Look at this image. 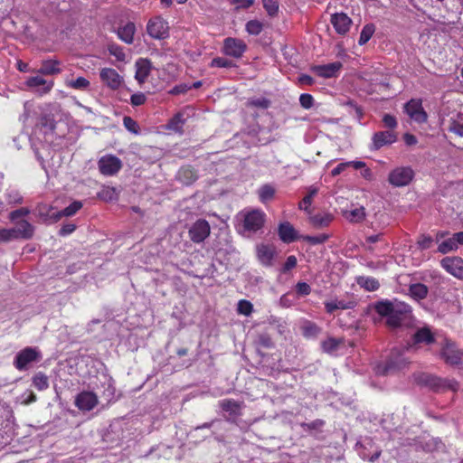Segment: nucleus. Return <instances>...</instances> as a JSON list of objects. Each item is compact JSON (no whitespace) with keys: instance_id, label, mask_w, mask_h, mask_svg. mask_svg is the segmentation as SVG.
Here are the masks:
<instances>
[{"instance_id":"obj_1","label":"nucleus","mask_w":463,"mask_h":463,"mask_svg":"<svg viewBox=\"0 0 463 463\" xmlns=\"http://www.w3.org/2000/svg\"><path fill=\"white\" fill-rule=\"evenodd\" d=\"M376 312L386 317V323L391 327H397L411 312V307L402 301H380L375 305Z\"/></svg>"},{"instance_id":"obj_2","label":"nucleus","mask_w":463,"mask_h":463,"mask_svg":"<svg viewBox=\"0 0 463 463\" xmlns=\"http://www.w3.org/2000/svg\"><path fill=\"white\" fill-rule=\"evenodd\" d=\"M237 219L238 232L250 238L263 228L267 215L260 209H244L237 214Z\"/></svg>"},{"instance_id":"obj_3","label":"nucleus","mask_w":463,"mask_h":463,"mask_svg":"<svg viewBox=\"0 0 463 463\" xmlns=\"http://www.w3.org/2000/svg\"><path fill=\"white\" fill-rule=\"evenodd\" d=\"M42 359L43 354L38 347L27 346L15 354L13 364L18 371H26Z\"/></svg>"},{"instance_id":"obj_4","label":"nucleus","mask_w":463,"mask_h":463,"mask_svg":"<svg viewBox=\"0 0 463 463\" xmlns=\"http://www.w3.org/2000/svg\"><path fill=\"white\" fill-rule=\"evenodd\" d=\"M408 364V359L399 351H392L390 358L377 364L374 368L376 374L387 375L401 370Z\"/></svg>"},{"instance_id":"obj_5","label":"nucleus","mask_w":463,"mask_h":463,"mask_svg":"<svg viewBox=\"0 0 463 463\" xmlns=\"http://www.w3.org/2000/svg\"><path fill=\"white\" fill-rule=\"evenodd\" d=\"M148 35L156 40H163L169 36L168 23L161 16H155L148 20L146 24Z\"/></svg>"},{"instance_id":"obj_6","label":"nucleus","mask_w":463,"mask_h":463,"mask_svg":"<svg viewBox=\"0 0 463 463\" xmlns=\"http://www.w3.org/2000/svg\"><path fill=\"white\" fill-rule=\"evenodd\" d=\"M98 165L102 175L111 176L118 173L122 167V162L116 156L106 155L99 158Z\"/></svg>"},{"instance_id":"obj_7","label":"nucleus","mask_w":463,"mask_h":463,"mask_svg":"<svg viewBox=\"0 0 463 463\" xmlns=\"http://www.w3.org/2000/svg\"><path fill=\"white\" fill-rule=\"evenodd\" d=\"M414 173L410 167H398L390 174L388 180L390 184L396 187L408 185L412 180Z\"/></svg>"},{"instance_id":"obj_8","label":"nucleus","mask_w":463,"mask_h":463,"mask_svg":"<svg viewBox=\"0 0 463 463\" xmlns=\"http://www.w3.org/2000/svg\"><path fill=\"white\" fill-rule=\"evenodd\" d=\"M211 228L207 221L197 220L189 229V237L194 243L203 242L210 235Z\"/></svg>"},{"instance_id":"obj_9","label":"nucleus","mask_w":463,"mask_h":463,"mask_svg":"<svg viewBox=\"0 0 463 463\" xmlns=\"http://www.w3.org/2000/svg\"><path fill=\"white\" fill-rule=\"evenodd\" d=\"M404 109L410 118L415 122L423 123L427 120V113L422 107L420 99H411L406 103Z\"/></svg>"},{"instance_id":"obj_10","label":"nucleus","mask_w":463,"mask_h":463,"mask_svg":"<svg viewBox=\"0 0 463 463\" xmlns=\"http://www.w3.org/2000/svg\"><path fill=\"white\" fill-rule=\"evenodd\" d=\"M324 304L326 311L329 314H332L338 309L345 310L354 308L357 302L354 296L346 295L342 298H335L326 301Z\"/></svg>"},{"instance_id":"obj_11","label":"nucleus","mask_w":463,"mask_h":463,"mask_svg":"<svg viewBox=\"0 0 463 463\" xmlns=\"http://www.w3.org/2000/svg\"><path fill=\"white\" fill-rule=\"evenodd\" d=\"M25 85L29 88L39 93L40 95H44L49 93L53 88L54 82L53 80H47L43 79L42 76H32L29 77Z\"/></svg>"},{"instance_id":"obj_12","label":"nucleus","mask_w":463,"mask_h":463,"mask_svg":"<svg viewBox=\"0 0 463 463\" xmlns=\"http://www.w3.org/2000/svg\"><path fill=\"white\" fill-rule=\"evenodd\" d=\"M101 81L111 90H118L123 83V78L112 68H103L99 71Z\"/></svg>"},{"instance_id":"obj_13","label":"nucleus","mask_w":463,"mask_h":463,"mask_svg":"<svg viewBox=\"0 0 463 463\" xmlns=\"http://www.w3.org/2000/svg\"><path fill=\"white\" fill-rule=\"evenodd\" d=\"M397 141V134L393 130L376 132L372 138L373 148L377 150Z\"/></svg>"},{"instance_id":"obj_14","label":"nucleus","mask_w":463,"mask_h":463,"mask_svg":"<svg viewBox=\"0 0 463 463\" xmlns=\"http://www.w3.org/2000/svg\"><path fill=\"white\" fill-rule=\"evenodd\" d=\"M97 404L98 397L92 392H81L75 399V405L80 411H91Z\"/></svg>"},{"instance_id":"obj_15","label":"nucleus","mask_w":463,"mask_h":463,"mask_svg":"<svg viewBox=\"0 0 463 463\" xmlns=\"http://www.w3.org/2000/svg\"><path fill=\"white\" fill-rule=\"evenodd\" d=\"M441 266L452 276L463 279V260L461 258H445L441 260Z\"/></svg>"},{"instance_id":"obj_16","label":"nucleus","mask_w":463,"mask_h":463,"mask_svg":"<svg viewBox=\"0 0 463 463\" xmlns=\"http://www.w3.org/2000/svg\"><path fill=\"white\" fill-rule=\"evenodd\" d=\"M330 22L338 34H345L352 24L351 18L344 13H335L332 14Z\"/></svg>"},{"instance_id":"obj_17","label":"nucleus","mask_w":463,"mask_h":463,"mask_svg":"<svg viewBox=\"0 0 463 463\" xmlns=\"http://www.w3.org/2000/svg\"><path fill=\"white\" fill-rule=\"evenodd\" d=\"M441 354L445 358L446 362L450 364H458L460 363V352L456 348L455 344L448 339L445 340Z\"/></svg>"},{"instance_id":"obj_18","label":"nucleus","mask_w":463,"mask_h":463,"mask_svg":"<svg viewBox=\"0 0 463 463\" xmlns=\"http://www.w3.org/2000/svg\"><path fill=\"white\" fill-rule=\"evenodd\" d=\"M135 79L139 84H143L151 72L152 64L149 60L139 58L135 62Z\"/></svg>"},{"instance_id":"obj_19","label":"nucleus","mask_w":463,"mask_h":463,"mask_svg":"<svg viewBox=\"0 0 463 463\" xmlns=\"http://www.w3.org/2000/svg\"><path fill=\"white\" fill-rule=\"evenodd\" d=\"M447 233L442 232L436 235V242L439 243L438 250L443 254L458 249L454 236L444 239Z\"/></svg>"},{"instance_id":"obj_20","label":"nucleus","mask_w":463,"mask_h":463,"mask_svg":"<svg viewBox=\"0 0 463 463\" xmlns=\"http://www.w3.org/2000/svg\"><path fill=\"white\" fill-rule=\"evenodd\" d=\"M256 252L258 260L261 264L265 266L271 265L275 254V250L272 245H268L264 243L259 244L256 247Z\"/></svg>"},{"instance_id":"obj_21","label":"nucleus","mask_w":463,"mask_h":463,"mask_svg":"<svg viewBox=\"0 0 463 463\" xmlns=\"http://www.w3.org/2000/svg\"><path fill=\"white\" fill-rule=\"evenodd\" d=\"M341 66L340 62H333L326 65L314 66L311 70L317 76L329 79L336 75V72L340 70Z\"/></svg>"},{"instance_id":"obj_22","label":"nucleus","mask_w":463,"mask_h":463,"mask_svg":"<svg viewBox=\"0 0 463 463\" xmlns=\"http://www.w3.org/2000/svg\"><path fill=\"white\" fill-rule=\"evenodd\" d=\"M426 383L431 388L436 390L450 389L453 392H456L458 389V383L455 380L450 379H441L439 377L429 376Z\"/></svg>"},{"instance_id":"obj_23","label":"nucleus","mask_w":463,"mask_h":463,"mask_svg":"<svg viewBox=\"0 0 463 463\" xmlns=\"http://www.w3.org/2000/svg\"><path fill=\"white\" fill-rule=\"evenodd\" d=\"M14 239H30L34 233V227L27 221L16 222V226L12 228Z\"/></svg>"},{"instance_id":"obj_24","label":"nucleus","mask_w":463,"mask_h":463,"mask_svg":"<svg viewBox=\"0 0 463 463\" xmlns=\"http://www.w3.org/2000/svg\"><path fill=\"white\" fill-rule=\"evenodd\" d=\"M38 72L42 75H57L61 72V62L58 60H44Z\"/></svg>"},{"instance_id":"obj_25","label":"nucleus","mask_w":463,"mask_h":463,"mask_svg":"<svg viewBox=\"0 0 463 463\" xmlns=\"http://www.w3.org/2000/svg\"><path fill=\"white\" fill-rule=\"evenodd\" d=\"M279 236L283 242L289 243L297 239V232L288 222H285L279 226Z\"/></svg>"},{"instance_id":"obj_26","label":"nucleus","mask_w":463,"mask_h":463,"mask_svg":"<svg viewBox=\"0 0 463 463\" xmlns=\"http://www.w3.org/2000/svg\"><path fill=\"white\" fill-rule=\"evenodd\" d=\"M434 335L431 333L430 329L427 326H423L419 328L412 336L413 345L416 344H431L434 342Z\"/></svg>"},{"instance_id":"obj_27","label":"nucleus","mask_w":463,"mask_h":463,"mask_svg":"<svg viewBox=\"0 0 463 463\" xmlns=\"http://www.w3.org/2000/svg\"><path fill=\"white\" fill-rule=\"evenodd\" d=\"M307 194L298 203V208L302 211H305L307 214H310V206L312 204L314 196H316L319 191V187L317 185H310L307 188Z\"/></svg>"},{"instance_id":"obj_28","label":"nucleus","mask_w":463,"mask_h":463,"mask_svg":"<svg viewBox=\"0 0 463 463\" xmlns=\"http://www.w3.org/2000/svg\"><path fill=\"white\" fill-rule=\"evenodd\" d=\"M136 32V26L133 23L129 22L124 26L118 28L117 33L120 40L126 43H132L134 40V34Z\"/></svg>"},{"instance_id":"obj_29","label":"nucleus","mask_w":463,"mask_h":463,"mask_svg":"<svg viewBox=\"0 0 463 463\" xmlns=\"http://www.w3.org/2000/svg\"><path fill=\"white\" fill-rule=\"evenodd\" d=\"M82 207V203L80 201H75L71 203L69 206L64 208L62 211H57L53 213L52 217H53V222H57L61 217L66 216L70 217L74 215L80 208Z\"/></svg>"},{"instance_id":"obj_30","label":"nucleus","mask_w":463,"mask_h":463,"mask_svg":"<svg viewBox=\"0 0 463 463\" xmlns=\"http://www.w3.org/2000/svg\"><path fill=\"white\" fill-rule=\"evenodd\" d=\"M357 284L367 291H375L379 288V281L372 277L361 276L356 279Z\"/></svg>"},{"instance_id":"obj_31","label":"nucleus","mask_w":463,"mask_h":463,"mask_svg":"<svg viewBox=\"0 0 463 463\" xmlns=\"http://www.w3.org/2000/svg\"><path fill=\"white\" fill-rule=\"evenodd\" d=\"M409 293L415 300H421L427 297L428 288L424 284L416 283L410 286Z\"/></svg>"},{"instance_id":"obj_32","label":"nucleus","mask_w":463,"mask_h":463,"mask_svg":"<svg viewBox=\"0 0 463 463\" xmlns=\"http://www.w3.org/2000/svg\"><path fill=\"white\" fill-rule=\"evenodd\" d=\"M276 193V189L269 184L261 185L258 190L259 199L262 203H266L272 200Z\"/></svg>"},{"instance_id":"obj_33","label":"nucleus","mask_w":463,"mask_h":463,"mask_svg":"<svg viewBox=\"0 0 463 463\" xmlns=\"http://www.w3.org/2000/svg\"><path fill=\"white\" fill-rule=\"evenodd\" d=\"M344 216L346 220L352 222H361L365 217L364 208L356 207L352 210H346L344 212Z\"/></svg>"},{"instance_id":"obj_34","label":"nucleus","mask_w":463,"mask_h":463,"mask_svg":"<svg viewBox=\"0 0 463 463\" xmlns=\"http://www.w3.org/2000/svg\"><path fill=\"white\" fill-rule=\"evenodd\" d=\"M342 345V340L334 338V337H328L325 341L321 343V347L324 352L334 354L338 350L339 346Z\"/></svg>"},{"instance_id":"obj_35","label":"nucleus","mask_w":463,"mask_h":463,"mask_svg":"<svg viewBox=\"0 0 463 463\" xmlns=\"http://www.w3.org/2000/svg\"><path fill=\"white\" fill-rule=\"evenodd\" d=\"M33 385L38 391H44L49 388V378L48 376L42 373H36L32 378Z\"/></svg>"},{"instance_id":"obj_36","label":"nucleus","mask_w":463,"mask_h":463,"mask_svg":"<svg viewBox=\"0 0 463 463\" xmlns=\"http://www.w3.org/2000/svg\"><path fill=\"white\" fill-rule=\"evenodd\" d=\"M333 216L330 213H317L310 216V222L315 227H326L332 222Z\"/></svg>"},{"instance_id":"obj_37","label":"nucleus","mask_w":463,"mask_h":463,"mask_svg":"<svg viewBox=\"0 0 463 463\" xmlns=\"http://www.w3.org/2000/svg\"><path fill=\"white\" fill-rule=\"evenodd\" d=\"M65 84L74 90H86L90 88V82L84 77H78L75 80H66Z\"/></svg>"},{"instance_id":"obj_38","label":"nucleus","mask_w":463,"mask_h":463,"mask_svg":"<svg viewBox=\"0 0 463 463\" xmlns=\"http://www.w3.org/2000/svg\"><path fill=\"white\" fill-rule=\"evenodd\" d=\"M98 196L103 201L112 202L118 199V192L114 187L105 186L98 194Z\"/></svg>"},{"instance_id":"obj_39","label":"nucleus","mask_w":463,"mask_h":463,"mask_svg":"<svg viewBox=\"0 0 463 463\" xmlns=\"http://www.w3.org/2000/svg\"><path fill=\"white\" fill-rule=\"evenodd\" d=\"M375 31V26L373 24L364 25L360 33L358 43L360 45L365 44L373 36Z\"/></svg>"},{"instance_id":"obj_40","label":"nucleus","mask_w":463,"mask_h":463,"mask_svg":"<svg viewBox=\"0 0 463 463\" xmlns=\"http://www.w3.org/2000/svg\"><path fill=\"white\" fill-rule=\"evenodd\" d=\"M5 199L9 204H20L23 203V196L18 190L14 188H8L5 191Z\"/></svg>"},{"instance_id":"obj_41","label":"nucleus","mask_w":463,"mask_h":463,"mask_svg":"<svg viewBox=\"0 0 463 463\" xmlns=\"http://www.w3.org/2000/svg\"><path fill=\"white\" fill-rule=\"evenodd\" d=\"M184 124V119L183 118V115L178 113L169 120L167 128L175 132H181Z\"/></svg>"},{"instance_id":"obj_42","label":"nucleus","mask_w":463,"mask_h":463,"mask_svg":"<svg viewBox=\"0 0 463 463\" xmlns=\"http://www.w3.org/2000/svg\"><path fill=\"white\" fill-rule=\"evenodd\" d=\"M238 314L250 317L253 312V305L249 300L241 299L237 304Z\"/></svg>"},{"instance_id":"obj_43","label":"nucleus","mask_w":463,"mask_h":463,"mask_svg":"<svg viewBox=\"0 0 463 463\" xmlns=\"http://www.w3.org/2000/svg\"><path fill=\"white\" fill-rule=\"evenodd\" d=\"M319 327L311 322H306L302 326L303 335L306 337H313L316 336L319 333Z\"/></svg>"},{"instance_id":"obj_44","label":"nucleus","mask_w":463,"mask_h":463,"mask_svg":"<svg viewBox=\"0 0 463 463\" xmlns=\"http://www.w3.org/2000/svg\"><path fill=\"white\" fill-rule=\"evenodd\" d=\"M262 24L257 20H251L246 24V31L250 34L258 35L262 31Z\"/></svg>"},{"instance_id":"obj_45","label":"nucleus","mask_w":463,"mask_h":463,"mask_svg":"<svg viewBox=\"0 0 463 463\" xmlns=\"http://www.w3.org/2000/svg\"><path fill=\"white\" fill-rule=\"evenodd\" d=\"M38 212H39L40 217H42L44 221L52 220L53 222V217H52V216L53 215V213L55 212H53L52 207H50L45 204H42V205L38 206Z\"/></svg>"},{"instance_id":"obj_46","label":"nucleus","mask_w":463,"mask_h":463,"mask_svg":"<svg viewBox=\"0 0 463 463\" xmlns=\"http://www.w3.org/2000/svg\"><path fill=\"white\" fill-rule=\"evenodd\" d=\"M109 52L112 56L116 57L118 61H123L126 58L124 50L117 44H110L109 46Z\"/></svg>"},{"instance_id":"obj_47","label":"nucleus","mask_w":463,"mask_h":463,"mask_svg":"<svg viewBox=\"0 0 463 463\" xmlns=\"http://www.w3.org/2000/svg\"><path fill=\"white\" fill-rule=\"evenodd\" d=\"M124 127L131 133L137 134L139 130L138 124L130 117H125L123 118Z\"/></svg>"},{"instance_id":"obj_48","label":"nucleus","mask_w":463,"mask_h":463,"mask_svg":"<svg viewBox=\"0 0 463 463\" xmlns=\"http://www.w3.org/2000/svg\"><path fill=\"white\" fill-rule=\"evenodd\" d=\"M263 6L270 16L275 15L279 11L278 3L274 0H263Z\"/></svg>"},{"instance_id":"obj_49","label":"nucleus","mask_w":463,"mask_h":463,"mask_svg":"<svg viewBox=\"0 0 463 463\" xmlns=\"http://www.w3.org/2000/svg\"><path fill=\"white\" fill-rule=\"evenodd\" d=\"M299 103L302 108L308 109L314 105V98L308 93H303L299 97Z\"/></svg>"},{"instance_id":"obj_50","label":"nucleus","mask_w":463,"mask_h":463,"mask_svg":"<svg viewBox=\"0 0 463 463\" xmlns=\"http://www.w3.org/2000/svg\"><path fill=\"white\" fill-rule=\"evenodd\" d=\"M246 50V44L241 40L233 39V58L241 57Z\"/></svg>"},{"instance_id":"obj_51","label":"nucleus","mask_w":463,"mask_h":463,"mask_svg":"<svg viewBox=\"0 0 463 463\" xmlns=\"http://www.w3.org/2000/svg\"><path fill=\"white\" fill-rule=\"evenodd\" d=\"M362 264L371 270L385 269L386 268V263L383 260H365Z\"/></svg>"},{"instance_id":"obj_52","label":"nucleus","mask_w":463,"mask_h":463,"mask_svg":"<svg viewBox=\"0 0 463 463\" xmlns=\"http://www.w3.org/2000/svg\"><path fill=\"white\" fill-rule=\"evenodd\" d=\"M249 104L250 106L265 109L269 107L270 101L266 98H257L250 99Z\"/></svg>"},{"instance_id":"obj_53","label":"nucleus","mask_w":463,"mask_h":463,"mask_svg":"<svg viewBox=\"0 0 463 463\" xmlns=\"http://www.w3.org/2000/svg\"><path fill=\"white\" fill-rule=\"evenodd\" d=\"M146 100V96L143 92H137L131 95L130 103L132 106L143 105Z\"/></svg>"},{"instance_id":"obj_54","label":"nucleus","mask_w":463,"mask_h":463,"mask_svg":"<svg viewBox=\"0 0 463 463\" xmlns=\"http://www.w3.org/2000/svg\"><path fill=\"white\" fill-rule=\"evenodd\" d=\"M30 213V210L26 207H22L10 213L9 219L15 222L18 218L26 216Z\"/></svg>"},{"instance_id":"obj_55","label":"nucleus","mask_w":463,"mask_h":463,"mask_svg":"<svg viewBox=\"0 0 463 463\" xmlns=\"http://www.w3.org/2000/svg\"><path fill=\"white\" fill-rule=\"evenodd\" d=\"M296 291L300 296H307L311 293V287L306 282H298Z\"/></svg>"},{"instance_id":"obj_56","label":"nucleus","mask_w":463,"mask_h":463,"mask_svg":"<svg viewBox=\"0 0 463 463\" xmlns=\"http://www.w3.org/2000/svg\"><path fill=\"white\" fill-rule=\"evenodd\" d=\"M383 122L384 123L385 127L390 128L389 130H393L397 127V120L395 117L390 114H385L383 117Z\"/></svg>"},{"instance_id":"obj_57","label":"nucleus","mask_w":463,"mask_h":463,"mask_svg":"<svg viewBox=\"0 0 463 463\" xmlns=\"http://www.w3.org/2000/svg\"><path fill=\"white\" fill-rule=\"evenodd\" d=\"M328 236L326 234H320L317 236H305L304 240L312 244H320L327 241Z\"/></svg>"},{"instance_id":"obj_58","label":"nucleus","mask_w":463,"mask_h":463,"mask_svg":"<svg viewBox=\"0 0 463 463\" xmlns=\"http://www.w3.org/2000/svg\"><path fill=\"white\" fill-rule=\"evenodd\" d=\"M14 240V231L12 229H0V242Z\"/></svg>"},{"instance_id":"obj_59","label":"nucleus","mask_w":463,"mask_h":463,"mask_svg":"<svg viewBox=\"0 0 463 463\" xmlns=\"http://www.w3.org/2000/svg\"><path fill=\"white\" fill-rule=\"evenodd\" d=\"M254 0H233V8L235 9H246L251 6Z\"/></svg>"},{"instance_id":"obj_60","label":"nucleus","mask_w":463,"mask_h":463,"mask_svg":"<svg viewBox=\"0 0 463 463\" xmlns=\"http://www.w3.org/2000/svg\"><path fill=\"white\" fill-rule=\"evenodd\" d=\"M432 239L430 236H421L418 241V245L422 250L430 249L432 245Z\"/></svg>"},{"instance_id":"obj_61","label":"nucleus","mask_w":463,"mask_h":463,"mask_svg":"<svg viewBox=\"0 0 463 463\" xmlns=\"http://www.w3.org/2000/svg\"><path fill=\"white\" fill-rule=\"evenodd\" d=\"M230 61L226 58L217 57L212 60L211 66L223 68L229 66Z\"/></svg>"},{"instance_id":"obj_62","label":"nucleus","mask_w":463,"mask_h":463,"mask_svg":"<svg viewBox=\"0 0 463 463\" xmlns=\"http://www.w3.org/2000/svg\"><path fill=\"white\" fill-rule=\"evenodd\" d=\"M449 130L459 137H463V124L454 121L449 125Z\"/></svg>"},{"instance_id":"obj_63","label":"nucleus","mask_w":463,"mask_h":463,"mask_svg":"<svg viewBox=\"0 0 463 463\" xmlns=\"http://www.w3.org/2000/svg\"><path fill=\"white\" fill-rule=\"evenodd\" d=\"M191 89H192V87L187 84H180V85L175 86L169 91V93L173 94V95H177V94H181V93H185L188 90H191Z\"/></svg>"},{"instance_id":"obj_64","label":"nucleus","mask_w":463,"mask_h":463,"mask_svg":"<svg viewBox=\"0 0 463 463\" xmlns=\"http://www.w3.org/2000/svg\"><path fill=\"white\" fill-rule=\"evenodd\" d=\"M75 229H76V225L73 223L64 224L61 228L59 234L61 236H67V235L72 233L75 231Z\"/></svg>"}]
</instances>
